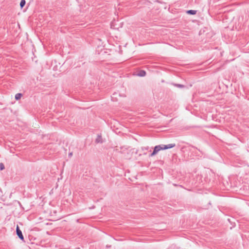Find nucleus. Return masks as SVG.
<instances>
[{
	"label": "nucleus",
	"instance_id": "39448f33",
	"mask_svg": "<svg viewBox=\"0 0 249 249\" xmlns=\"http://www.w3.org/2000/svg\"><path fill=\"white\" fill-rule=\"evenodd\" d=\"M137 74L140 76H144L145 75V72L144 71H141Z\"/></svg>",
	"mask_w": 249,
	"mask_h": 249
},
{
	"label": "nucleus",
	"instance_id": "0eeeda50",
	"mask_svg": "<svg viewBox=\"0 0 249 249\" xmlns=\"http://www.w3.org/2000/svg\"><path fill=\"white\" fill-rule=\"evenodd\" d=\"M4 169V165L2 163H0V170H2Z\"/></svg>",
	"mask_w": 249,
	"mask_h": 249
},
{
	"label": "nucleus",
	"instance_id": "6e6552de",
	"mask_svg": "<svg viewBox=\"0 0 249 249\" xmlns=\"http://www.w3.org/2000/svg\"><path fill=\"white\" fill-rule=\"evenodd\" d=\"M62 173V171H61L60 175H61Z\"/></svg>",
	"mask_w": 249,
	"mask_h": 249
},
{
	"label": "nucleus",
	"instance_id": "f03ea898",
	"mask_svg": "<svg viewBox=\"0 0 249 249\" xmlns=\"http://www.w3.org/2000/svg\"><path fill=\"white\" fill-rule=\"evenodd\" d=\"M16 233L19 238L21 240L23 241L24 237L22 235L21 230L19 229V228L18 226H17L16 228Z\"/></svg>",
	"mask_w": 249,
	"mask_h": 249
},
{
	"label": "nucleus",
	"instance_id": "423d86ee",
	"mask_svg": "<svg viewBox=\"0 0 249 249\" xmlns=\"http://www.w3.org/2000/svg\"><path fill=\"white\" fill-rule=\"evenodd\" d=\"M26 1L25 0H21L20 2V6L21 8H22L24 5H25Z\"/></svg>",
	"mask_w": 249,
	"mask_h": 249
},
{
	"label": "nucleus",
	"instance_id": "f257e3e1",
	"mask_svg": "<svg viewBox=\"0 0 249 249\" xmlns=\"http://www.w3.org/2000/svg\"><path fill=\"white\" fill-rule=\"evenodd\" d=\"M175 146V144L174 143H170L167 145L162 144V145H159L155 146L154 148V150L153 152L151 154V156L153 157L156 155L161 150H166L168 149H170L173 148Z\"/></svg>",
	"mask_w": 249,
	"mask_h": 249
},
{
	"label": "nucleus",
	"instance_id": "7ed1b4c3",
	"mask_svg": "<svg viewBox=\"0 0 249 249\" xmlns=\"http://www.w3.org/2000/svg\"><path fill=\"white\" fill-rule=\"evenodd\" d=\"M22 96V94L20 93H17L16 95H15V99L16 100H18L19 99H20L21 98V97Z\"/></svg>",
	"mask_w": 249,
	"mask_h": 249
},
{
	"label": "nucleus",
	"instance_id": "20e7f679",
	"mask_svg": "<svg viewBox=\"0 0 249 249\" xmlns=\"http://www.w3.org/2000/svg\"><path fill=\"white\" fill-rule=\"evenodd\" d=\"M187 13L191 15H195L196 13V11L190 10L187 11Z\"/></svg>",
	"mask_w": 249,
	"mask_h": 249
}]
</instances>
